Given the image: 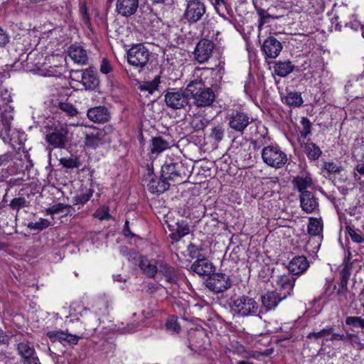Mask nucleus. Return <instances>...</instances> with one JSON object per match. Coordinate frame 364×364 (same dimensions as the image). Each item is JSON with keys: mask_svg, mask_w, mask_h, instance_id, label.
<instances>
[{"mask_svg": "<svg viewBox=\"0 0 364 364\" xmlns=\"http://www.w3.org/2000/svg\"><path fill=\"white\" fill-rule=\"evenodd\" d=\"M214 70L203 68L194 70L193 79L188 84L186 90L193 98L197 107H208L215 100V94L208 87L213 85Z\"/></svg>", "mask_w": 364, "mask_h": 364, "instance_id": "1", "label": "nucleus"}, {"mask_svg": "<svg viewBox=\"0 0 364 364\" xmlns=\"http://www.w3.org/2000/svg\"><path fill=\"white\" fill-rule=\"evenodd\" d=\"M259 305L252 297L242 295L232 299L230 304L233 315L239 316H250L257 314Z\"/></svg>", "mask_w": 364, "mask_h": 364, "instance_id": "2", "label": "nucleus"}, {"mask_svg": "<svg viewBox=\"0 0 364 364\" xmlns=\"http://www.w3.org/2000/svg\"><path fill=\"white\" fill-rule=\"evenodd\" d=\"M262 159L265 164L274 168L284 167L288 161L286 153L279 146L273 145L267 146L262 149Z\"/></svg>", "mask_w": 364, "mask_h": 364, "instance_id": "3", "label": "nucleus"}, {"mask_svg": "<svg viewBox=\"0 0 364 364\" xmlns=\"http://www.w3.org/2000/svg\"><path fill=\"white\" fill-rule=\"evenodd\" d=\"M47 141L54 147H63L67 141L68 129L66 124L55 122L47 127Z\"/></svg>", "mask_w": 364, "mask_h": 364, "instance_id": "4", "label": "nucleus"}, {"mask_svg": "<svg viewBox=\"0 0 364 364\" xmlns=\"http://www.w3.org/2000/svg\"><path fill=\"white\" fill-rule=\"evenodd\" d=\"M84 146L87 150H95L109 141L105 129H92L84 132Z\"/></svg>", "mask_w": 364, "mask_h": 364, "instance_id": "5", "label": "nucleus"}, {"mask_svg": "<svg viewBox=\"0 0 364 364\" xmlns=\"http://www.w3.org/2000/svg\"><path fill=\"white\" fill-rule=\"evenodd\" d=\"M107 304L104 301H96L92 306V309L87 308L78 306L79 311L75 314L74 311L76 309L74 306L70 308V316H76L80 315V317L84 318L85 321L95 320L97 323L99 320V316L104 314L107 311Z\"/></svg>", "mask_w": 364, "mask_h": 364, "instance_id": "6", "label": "nucleus"}, {"mask_svg": "<svg viewBox=\"0 0 364 364\" xmlns=\"http://www.w3.org/2000/svg\"><path fill=\"white\" fill-rule=\"evenodd\" d=\"M150 53L142 44H136L127 51V60L136 68H144L149 62Z\"/></svg>", "mask_w": 364, "mask_h": 364, "instance_id": "7", "label": "nucleus"}, {"mask_svg": "<svg viewBox=\"0 0 364 364\" xmlns=\"http://www.w3.org/2000/svg\"><path fill=\"white\" fill-rule=\"evenodd\" d=\"M188 95L181 89H169L165 95L166 105L174 109L184 107L188 104Z\"/></svg>", "mask_w": 364, "mask_h": 364, "instance_id": "8", "label": "nucleus"}, {"mask_svg": "<svg viewBox=\"0 0 364 364\" xmlns=\"http://www.w3.org/2000/svg\"><path fill=\"white\" fill-rule=\"evenodd\" d=\"M205 14V6L200 0H186L184 18L189 23H196Z\"/></svg>", "mask_w": 364, "mask_h": 364, "instance_id": "9", "label": "nucleus"}, {"mask_svg": "<svg viewBox=\"0 0 364 364\" xmlns=\"http://www.w3.org/2000/svg\"><path fill=\"white\" fill-rule=\"evenodd\" d=\"M231 286L230 277L225 274L215 273L211 274L206 281V287L213 292H223Z\"/></svg>", "mask_w": 364, "mask_h": 364, "instance_id": "10", "label": "nucleus"}, {"mask_svg": "<svg viewBox=\"0 0 364 364\" xmlns=\"http://www.w3.org/2000/svg\"><path fill=\"white\" fill-rule=\"evenodd\" d=\"M296 278L291 274L281 275L277 277L276 289L279 296L286 299L293 291Z\"/></svg>", "mask_w": 364, "mask_h": 364, "instance_id": "11", "label": "nucleus"}, {"mask_svg": "<svg viewBox=\"0 0 364 364\" xmlns=\"http://www.w3.org/2000/svg\"><path fill=\"white\" fill-rule=\"evenodd\" d=\"M228 125L233 130L242 132L251 123L252 119L246 113L233 111L228 116Z\"/></svg>", "mask_w": 364, "mask_h": 364, "instance_id": "12", "label": "nucleus"}, {"mask_svg": "<svg viewBox=\"0 0 364 364\" xmlns=\"http://www.w3.org/2000/svg\"><path fill=\"white\" fill-rule=\"evenodd\" d=\"M9 102V100L6 101L5 99L0 97V137L4 133L9 136L10 124L13 119V115L11 107L7 105Z\"/></svg>", "mask_w": 364, "mask_h": 364, "instance_id": "13", "label": "nucleus"}, {"mask_svg": "<svg viewBox=\"0 0 364 364\" xmlns=\"http://www.w3.org/2000/svg\"><path fill=\"white\" fill-rule=\"evenodd\" d=\"M214 43L208 40L202 39L197 44L195 49V58L200 63H203L208 60L213 53H216L220 55V53L217 50L214 51Z\"/></svg>", "mask_w": 364, "mask_h": 364, "instance_id": "14", "label": "nucleus"}, {"mask_svg": "<svg viewBox=\"0 0 364 364\" xmlns=\"http://www.w3.org/2000/svg\"><path fill=\"white\" fill-rule=\"evenodd\" d=\"M47 336L52 342H60V343L65 345H76L79 340L82 338L81 336L71 334L68 331H52L47 333Z\"/></svg>", "mask_w": 364, "mask_h": 364, "instance_id": "15", "label": "nucleus"}, {"mask_svg": "<svg viewBox=\"0 0 364 364\" xmlns=\"http://www.w3.org/2000/svg\"><path fill=\"white\" fill-rule=\"evenodd\" d=\"M282 50V43L274 37H268L263 43L262 51L266 58H276Z\"/></svg>", "mask_w": 364, "mask_h": 364, "instance_id": "16", "label": "nucleus"}, {"mask_svg": "<svg viewBox=\"0 0 364 364\" xmlns=\"http://www.w3.org/2000/svg\"><path fill=\"white\" fill-rule=\"evenodd\" d=\"M138 7L139 0H117L116 2V11L124 17L134 14Z\"/></svg>", "mask_w": 364, "mask_h": 364, "instance_id": "17", "label": "nucleus"}, {"mask_svg": "<svg viewBox=\"0 0 364 364\" xmlns=\"http://www.w3.org/2000/svg\"><path fill=\"white\" fill-rule=\"evenodd\" d=\"M17 349L19 355L24 358L23 364H38L35 350L28 342L20 343Z\"/></svg>", "mask_w": 364, "mask_h": 364, "instance_id": "18", "label": "nucleus"}, {"mask_svg": "<svg viewBox=\"0 0 364 364\" xmlns=\"http://www.w3.org/2000/svg\"><path fill=\"white\" fill-rule=\"evenodd\" d=\"M161 176L167 182L176 181L181 183L183 181V177H181L178 167H177V164H176L170 163L164 164L161 167Z\"/></svg>", "mask_w": 364, "mask_h": 364, "instance_id": "19", "label": "nucleus"}, {"mask_svg": "<svg viewBox=\"0 0 364 364\" xmlns=\"http://www.w3.org/2000/svg\"><path fill=\"white\" fill-rule=\"evenodd\" d=\"M68 56L79 65H84L88 61L87 51L80 46L72 45L68 50Z\"/></svg>", "mask_w": 364, "mask_h": 364, "instance_id": "20", "label": "nucleus"}, {"mask_svg": "<svg viewBox=\"0 0 364 364\" xmlns=\"http://www.w3.org/2000/svg\"><path fill=\"white\" fill-rule=\"evenodd\" d=\"M193 334L194 338L190 339V348L199 354L202 353L208 346V343H205V341H204V339L207 340L205 333L203 330H197L193 332Z\"/></svg>", "mask_w": 364, "mask_h": 364, "instance_id": "21", "label": "nucleus"}, {"mask_svg": "<svg viewBox=\"0 0 364 364\" xmlns=\"http://www.w3.org/2000/svg\"><path fill=\"white\" fill-rule=\"evenodd\" d=\"M235 354L241 356L243 358H257L258 359L261 355H269L272 353V349H267L262 352L259 351H249L247 350L242 345L236 343L232 346L231 350Z\"/></svg>", "mask_w": 364, "mask_h": 364, "instance_id": "22", "label": "nucleus"}, {"mask_svg": "<svg viewBox=\"0 0 364 364\" xmlns=\"http://www.w3.org/2000/svg\"><path fill=\"white\" fill-rule=\"evenodd\" d=\"M309 266V262L305 257L297 256L289 262L288 269L291 274L298 275L304 272Z\"/></svg>", "mask_w": 364, "mask_h": 364, "instance_id": "23", "label": "nucleus"}, {"mask_svg": "<svg viewBox=\"0 0 364 364\" xmlns=\"http://www.w3.org/2000/svg\"><path fill=\"white\" fill-rule=\"evenodd\" d=\"M301 207L307 213H313L318 206V203L310 191H304L300 196Z\"/></svg>", "mask_w": 364, "mask_h": 364, "instance_id": "24", "label": "nucleus"}, {"mask_svg": "<svg viewBox=\"0 0 364 364\" xmlns=\"http://www.w3.org/2000/svg\"><path fill=\"white\" fill-rule=\"evenodd\" d=\"M81 83L85 90L95 89L99 85V80L96 73L90 68L82 70Z\"/></svg>", "mask_w": 364, "mask_h": 364, "instance_id": "25", "label": "nucleus"}, {"mask_svg": "<svg viewBox=\"0 0 364 364\" xmlns=\"http://www.w3.org/2000/svg\"><path fill=\"white\" fill-rule=\"evenodd\" d=\"M213 268V264L205 258L197 259L191 265L192 271L200 276L210 275Z\"/></svg>", "mask_w": 364, "mask_h": 364, "instance_id": "26", "label": "nucleus"}, {"mask_svg": "<svg viewBox=\"0 0 364 364\" xmlns=\"http://www.w3.org/2000/svg\"><path fill=\"white\" fill-rule=\"evenodd\" d=\"M168 229L171 231L170 237L174 241L179 240L181 237L189 234L190 228L186 221L177 222L175 225H168Z\"/></svg>", "mask_w": 364, "mask_h": 364, "instance_id": "27", "label": "nucleus"}, {"mask_svg": "<svg viewBox=\"0 0 364 364\" xmlns=\"http://www.w3.org/2000/svg\"><path fill=\"white\" fill-rule=\"evenodd\" d=\"M88 119L95 123H102L109 119V112L105 107H95L88 109Z\"/></svg>", "mask_w": 364, "mask_h": 364, "instance_id": "28", "label": "nucleus"}, {"mask_svg": "<svg viewBox=\"0 0 364 364\" xmlns=\"http://www.w3.org/2000/svg\"><path fill=\"white\" fill-rule=\"evenodd\" d=\"M308 338L309 339H319L323 338V341H335L340 340L344 338V335H341L338 333H335L332 332V329L329 328H323L321 331L316 333H310L308 335Z\"/></svg>", "mask_w": 364, "mask_h": 364, "instance_id": "29", "label": "nucleus"}, {"mask_svg": "<svg viewBox=\"0 0 364 364\" xmlns=\"http://www.w3.org/2000/svg\"><path fill=\"white\" fill-rule=\"evenodd\" d=\"M149 177L150 179L147 184V188L152 193H164L165 191L168 189L169 182L164 180L161 176L160 179L154 178L151 175H150Z\"/></svg>", "mask_w": 364, "mask_h": 364, "instance_id": "30", "label": "nucleus"}, {"mask_svg": "<svg viewBox=\"0 0 364 364\" xmlns=\"http://www.w3.org/2000/svg\"><path fill=\"white\" fill-rule=\"evenodd\" d=\"M215 11L223 18H227L232 12L229 0H209Z\"/></svg>", "mask_w": 364, "mask_h": 364, "instance_id": "31", "label": "nucleus"}, {"mask_svg": "<svg viewBox=\"0 0 364 364\" xmlns=\"http://www.w3.org/2000/svg\"><path fill=\"white\" fill-rule=\"evenodd\" d=\"M139 266L144 274L149 277H154L159 270V265L151 263L147 258L140 256Z\"/></svg>", "mask_w": 364, "mask_h": 364, "instance_id": "32", "label": "nucleus"}, {"mask_svg": "<svg viewBox=\"0 0 364 364\" xmlns=\"http://www.w3.org/2000/svg\"><path fill=\"white\" fill-rule=\"evenodd\" d=\"M276 291L266 293L262 298V302L267 310L274 309L283 300Z\"/></svg>", "mask_w": 364, "mask_h": 364, "instance_id": "33", "label": "nucleus"}, {"mask_svg": "<svg viewBox=\"0 0 364 364\" xmlns=\"http://www.w3.org/2000/svg\"><path fill=\"white\" fill-rule=\"evenodd\" d=\"M335 18L338 21V24L343 23L346 26H350L352 28L357 29L358 27V23H351L346 19V14L349 13V9L346 5H341L336 10Z\"/></svg>", "mask_w": 364, "mask_h": 364, "instance_id": "34", "label": "nucleus"}, {"mask_svg": "<svg viewBox=\"0 0 364 364\" xmlns=\"http://www.w3.org/2000/svg\"><path fill=\"white\" fill-rule=\"evenodd\" d=\"M171 146V142L166 140L162 136H156L151 139V152L152 154H160L169 149Z\"/></svg>", "mask_w": 364, "mask_h": 364, "instance_id": "35", "label": "nucleus"}, {"mask_svg": "<svg viewBox=\"0 0 364 364\" xmlns=\"http://www.w3.org/2000/svg\"><path fill=\"white\" fill-rule=\"evenodd\" d=\"M158 272L164 275L166 280L170 284H175L177 281V274L174 268L167 265L166 264L159 263Z\"/></svg>", "mask_w": 364, "mask_h": 364, "instance_id": "36", "label": "nucleus"}, {"mask_svg": "<svg viewBox=\"0 0 364 364\" xmlns=\"http://www.w3.org/2000/svg\"><path fill=\"white\" fill-rule=\"evenodd\" d=\"M274 68L278 76L285 77L294 70V65L289 60L279 61L275 64Z\"/></svg>", "mask_w": 364, "mask_h": 364, "instance_id": "37", "label": "nucleus"}, {"mask_svg": "<svg viewBox=\"0 0 364 364\" xmlns=\"http://www.w3.org/2000/svg\"><path fill=\"white\" fill-rule=\"evenodd\" d=\"M43 72V75L47 77H60L63 73V68L61 65H48L46 63L39 67Z\"/></svg>", "mask_w": 364, "mask_h": 364, "instance_id": "38", "label": "nucleus"}, {"mask_svg": "<svg viewBox=\"0 0 364 364\" xmlns=\"http://www.w3.org/2000/svg\"><path fill=\"white\" fill-rule=\"evenodd\" d=\"M293 183L301 194L303 192L307 191L306 189L311 187L312 180L309 176L302 174L294 178Z\"/></svg>", "mask_w": 364, "mask_h": 364, "instance_id": "39", "label": "nucleus"}, {"mask_svg": "<svg viewBox=\"0 0 364 364\" xmlns=\"http://www.w3.org/2000/svg\"><path fill=\"white\" fill-rule=\"evenodd\" d=\"M54 107H58L61 111L66 113L68 115L73 117L77 115V111L74 106L67 102H58L53 100Z\"/></svg>", "mask_w": 364, "mask_h": 364, "instance_id": "40", "label": "nucleus"}, {"mask_svg": "<svg viewBox=\"0 0 364 364\" xmlns=\"http://www.w3.org/2000/svg\"><path fill=\"white\" fill-rule=\"evenodd\" d=\"M304 151L307 156L311 159H317L321 154V151L318 146L314 143H307L304 146Z\"/></svg>", "mask_w": 364, "mask_h": 364, "instance_id": "41", "label": "nucleus"}, {"mask_svg": "<svg viewBox=\"0 0 364 364\" xmlns=\"http://www.w3.org/2000/svg\"><path fill=\"white\" fill-rule=\"evenodd\" d=\"M323 230V225L320 220L316 218H310L308 225V232L311 235H319Z\"/></svg>", "mask_w": 364, "mask_h": 364, "instance_id": "42", "label": "nucleus"}, {"mask_svg": "<svg viewBox=\"0 0 364 364\" xmlns=\"http://www.w3.org/2000/svg\"><path fill=\"white\" fill-rule=\"evenodd\" d=\"M284 102L289 106L299 107L303 103V100L300 93L291 92L287 95Z\"/></svg>", "mask_w": 364, "mask_h": 364, "instance_id": "43", "label": "nucleus"}, {"mask_svg": "<svg viewBox=\"0 0 364 364\" xmlns=\"http://www.w3.org/2000/svg\"><path fill=\"white\" fill-rule=\"evenodd\" d=\"M7 136L9 138L11 141L18 144H22L26 141L25 133L16 129H10L9 136Z\"/></svg>", "mask_w": 364, "mask_h": 364, "instance_id": "44", "label": "nucleus"}, {"mask_svg": "<svg viewBox=\"0 0 364 364\" xmlns=\"http://www.w3.org/2000/svg\"><path fill=\"white\" fill-rule=\"evenodd\" d=\"M50 225V222L47 219L40 218L38 221L30 222L28 228L30 230L41 231Z\"/></svg>", "mask_w": 364, "mask_h": 364, "instance_id": "45", "label": "nucleus"}, {"mask_svg": "<svg viewBox=\"0 0 364 364\" xmlns=\"http://www.w3.org/2000/svg\"><path fill=\"white\" fill-rule=\"evenodd\" d=\"M345 342L349 343L356 350H362L363 348V344L360 342L359 337L354 334L344 335V338L341 339Z\"/></svg>", "mask_w": 364, "mask_h": 364, "instance_id": "46", "label": "nucleus"}, {"mask_svg": "<svg viewBox=\"0 0 364 364\" xmlns=\"http://www.w3.org/2000/svg\"><path fill=\"white\" fill-rule=\"evenodd\" d=\"M224 136V129L222 126L218 125L211 129L210 137L215 141L220 142Z\"/></svg>", "mask_w": 364, "mask_h": 364, "instance_id": "47", "label": "nucleus"}, {"mask_svg": "<svg viewBox=\"0 0 364 364\" xmlns=\"http://www.w3.org/2000/svg\"><path fill=\"white\" fill-rule=\"evenodd\" d=\"M93 194V191L90 188L86 189L85 193L77 194L74 197L76 204H84L87 203Z\"/></svg>", "mask_w": 364, "mask_h": 364, "instance_id": "48", "label": "nucleus"}, {"mask_svg": "<svg viewBox=\"0 0 364 364\" xmlns=\"http://www.w3.org/2000/svg\"><path fill=\"white\" fill-rule=\"evenodd\" d=\"M346 323L354 328H364V319L359 316H348L346 319Z\"/></svg>", "mask_w": 364, "mask_h": 364, "instance_id": "49", "label": "nucleus"}, {"mask_svg": "<svg viewBox=\"0 0 364 364\" xmlns=\"http://www.w3.org/2000/svg\"><path fill=\"white\" fill-rule=\"evenodd\" d=\"M94 216L100 220H108L111 218L109 208L106 205L100 206L95 213Z\"/></svg>", "mask_w": 364, "mask_h": 364, "instance_id": "50", "label": "nucleus"}, {"mask_svg": "<svg viewBox=\"0 0 364 364\" xmlns=\"http://www.w3.org/2000/svg\"><path fill=\"white\" fill-rule=\"evenodd\" d=\"M166 327L168 331L172 333H178L180 331V326L174 316H171L168 318L166 323Z\"/></svg>", "mask_w": 364, "mask_h": 364, "instance_id": "51", "label": "nucleus"}, {"mask_svg": "<svg viewBox=\"0 0 364 364\" xmlns=\"http://www.w3.org/2000/svg\"><path fill=\"white\" fill-rule=\"evenodd\" d=\"M346 232L350 235L353 242L357 243H363L364 242V237L358 234L352 227L347 226Z\"/></svg>", "mask_w": 364, "mask_h": 364, "instance_id": "52", "label": "nucleus"}, {"mask_svg": "<svg viewBox=\"0 0 364 364\" xmlns=\"http://www.w3.org/2000/svg\"><path fill=\"white\" fill-rule=\"evenodd\" d=\"M68 205L63 204V203H58L52 205L51 207L47 208L46 210V213L48 215H54L56 213H59L60 212H63Z\"/></svg>", "mask_w": 364, "mask_h": 364, "instance_id": "53", "label": "nucleus"}, {"mask_svg": "<svg viewBox=\"0 0 364 364\" xmlns=\"http://www.w3.org/2000/svg\"><path fill=\"white\" fill-rule=\"evenodd\" d=\"M257 14L260 17V21L258 27L259 29H261V27L265 23H268V20L272 17L265 10L262 9H257Z\"/></svg>", "mask_w": 364, "mask_h": 364, "instance_id": "54", "label": "nucleus"}, {"mask_svg": "<svg viewBox=\"0 0 364 364\" xmlns=\"http://www.w3.org/2000/svg\"><path fill=\"white\" fill-rule=\"evenodd\" d=\"M26 200L24 198H16L13 199L9 205L14 210H18L21 207L26 206Z\"/></svg>", "mask_w": 364, "mask_h": 364, "instance_id": "55", "label": "nucleus"}, {"mask_svg": "<svg viewBox=\"0 0 364 364\" xmlns=\"http://www.w3.org/2000/svg\"><path fill=\"white\" fill-rule=\"evenodd\" d=\"M301 122L304 128V130L301 131V135L306 138L311 132V123L307 118H302Z\"/></svg>", "mask_w": 364, "mask_h": 364, "instance_id": "56", "label": "nucleus"}, {"mask_svg": "<svg viewBox=\"0 0 364 364\" xmlns=\"http://www.w3.org/2000/svg\"><path fill=\"white\" fill-rule=\"evenodd\" d=\"M100 70L102 74L107 75L112 70V67L110 63L105 58L101 61Z\"/></svg>", "mask_w": 364, "mask_h": 364, "instance_id": "57", "label": "nucleus"}, {"mask_svg": "<svg viewBox=\"0 0 364 364\" xmlns=\"http://www.w3.org/2000/svg\"><path fill=\"white\" fill-rule=\"evenodd\" d=\"M61 164L67 168H77L79 166V161L77 159H63Z\"/></svg>", "mask_w": 364, "mask_h": 364, "instance_id": "58", "label": "nucleus"}, {"mask_svg": "<svg viewBox=\"0 0 364 364\" xmlns=\"http://www.w3.org/2000/svg\"><path fill=\"white\" fill-rule=\"evenodd\" d=\"M10 36L3 28H0V48L5 46L9 42Z\"/></svg>", "mask_w": 364, "mask_h": 364, "instance_id": "59", "label": "nucleus"}, {"mask_svg": "<svg viewBox=\"0 0 364 364\" xmlns=\"http://www.w3.org/2000/svg\"><path fill=\"white\" fill-rule=\"evenodd\" d=\"M81 13H82V21H83V23L87 26L88 28L90 27L91 26V23H90V18H89V16L87 14V9L84 6H82L81 9Z\"/></svg>", "mask_w": 364, "mask_h": 364, "instance_id": "60", "label": "nucleus"}, {"mask_svg": "<svg viewBox=\"0 0 364 364\" xmlns=\"http://www.w3.org/2000/svg\"><path fill=\"white\" fill-rule=\"evenodd\" d=\"M323 167L330 173H336L338 171V166L333 162H326L323 165Z\"/></svg>", "mask_w": 364, "mask_h": 364, "instance_id": "61", "label": "nucleus"}, {"mask_svg": "<svg viewBox=\"0 0 364 364\" xmlns=\"http://www.w3.org/2000/svg\"><path fill=\"white\" fill-rule=\"evenodd\" d=\"M188 251L191 257L194 258L198 257V249L197 247L193 244H191L188 247Z\"/></svg>", "mask_w": 364, "mask_h": 364, "instance_id": "62", "label": "nucleus"}, {"mask_svg": "<svg viewBox=\"0 0 364 364\" xmlns=\"http://www.w3.org/2000/svg\"><path fill=\"white\" fill-rule=\"evenodd\" d=\"M347 290V280L343 278L341 283V288L338 290V294L342 295Z\"/></svg>", "mask_w": 364, "mask_h": 364, "instance_id": "63", "label": "nucleus"}, {"mask_svg": "<svg viewBox=\"0 0 364 364\" xmlns=\"http://www.w3.org/2000/svg\"><path fill=\"white\" fill-rule=\"evenodd\" d=\"M48 61L49 63H54L55 61L57 62H63L64 61V59L62 56L60 55H50V56H48Z\"/></svg>", "mask_w": 364, "mask_h": 364, "instance_id": "64", "label": "nucleus"}]
</instances>
